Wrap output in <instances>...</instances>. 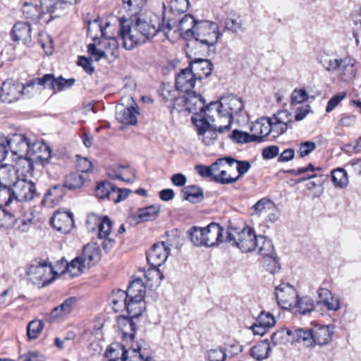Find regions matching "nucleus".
I'll return each instance as SVG.
<instances>
[{
	"instance_id": "3c124183",
	"label": "nucleus",
	"mask_w": 361,
	"mask_h": 361,
	"mask_svg": "<svg viewBox=\"0 0 361 361\" xmlns=\"http://www.w3.org/2000/svg\"><path fill=\"white\" fill-rule=\"evenodd\" d=\"M23 12L26 18L32 20H39L42 18V13L40 8L34 4L24 3L23 6Z\"/></svg>"
},
{
	"instance_id": "9b49d317",
	"label": "nucleus",
	"mask_w": 361,
	"mask_h": 361,
	"mask_svg": "<svg viewBox=\"0 0 361 361\" xmlns=\"http://www.w3.org/2000/svg\"><path fill=\"white\" fill-rule=\"evenodd\" d=\"M53 272V268L44 263L37 262L35 264H30L27 269L26 274L28 279L34 284L39 285L42 283V286L48 285L51 280L48 279L47 274Z\"/></svg>"
},
{
	"instance_id": "412c9836",
	"label": "nucleus",
	"mask_w": 361,
	"mask_h": 361,
	"mask_svg": "<svg viewBox=\"0 0 361 361\" xmlns=\"http://www.w3.org/2000/svg\"><path fill=\"white\" fill-rule=\"evenodd\" d=\"M196 80L189 67L182 69L176 75V87L177 89L180 90L182 93L188 92L194 87Z\"/></svg>"
},
{
	"instance_id": "f257e3e1",
	"label": "nucleus",
	"mask_w": 361,
	"mask_h": 361,
	"mask_svg": "<svg viewBox=\"0 0 361 361\" xmlns=\"http://www.w3.org/2000/svg\"><path fill=\"white\" fill-rule=\"evenodd\" d=\"M175 23L171 20L165 23L164 18H163L161 24L160 23L159 27L156 28L147 21L141 20L140 18H137L131 22L122 20L120 22L119 35L125 49L130 50L138 44L145 43L147 40L154 37L157 32H164L166 35L174 27Z\"/></svg>"
},
{
	"instance_id": "7c9ffc66",
	"label": "nucleus",
	"mask_w": 361,
	"mask_h": 361,
	"mask_svg": "<svg viewBox=\"0 0 361 361\" xmlns=\"http://www.w3.org/2000/svg\"><path fill=\"white\" fill-rule=\"evenodd\" d=\"M338 74L343 81H349L356 75L355 61L352 59H344L340 62Z\"/></svg>"
},
{
	"instance_id": "1a4fd4ad",
	"label": "nucleus",
	"mask_w": 361,
	"mask_h": 361,
	"mask_svg": "<svg viewBox=\"0 0 361 361\" xmlns=\"http://www.w3.org/2000/svg\"><path fill=\"white\" fill-rule=\"evenodd\" d=\"M204 103L205 101L200 94L190 90L183 93L180 104V107H185V109L188 112L192 113L193 116L204 115L206 114L207 117L209 115L207 112H211V111H207V106H205Z\"/></svg>"
},
{
	"instance_id": "dca6fc26",
	"label": "nucleus",
	"mask_w": 361,
	"mask_h": 361,
	"mask_svg": "<svg viewBox=\"0 0 361 361\" xmlns=\"http://www.w3.org/2000/svg\"><path fill=\"white\" fill-rule=\"evenodd\" d=\"M224 231V227L214 222L204 227L206 247H216L225 242V238L223 235Z\"/></svg>"
},
{
	"instance_id": "774afa93",
	"label": "nucleus",
	"mask_w": 361,
	"mask_h": 361,
	"mask_svg": "<svg viewBox=\"0 0 361 361\" xmlns=\"http://www.w3.org/2000/svg\"><path fill=\"white\" fill-rule=\"evenodd\" d=\"M226 357V353L221 348H214L207 350L209 361H224Z\"/></svg>"
},
{
	"instance_id": "0eeeda50",
	"label": "nucleus",
	"mask_w": 361,
	"mask_h": 361,
	"mask_svg": "<svg viewBox=\"0 0 361 361\" xmlns=\"http://www.w3.org/2000/svg\"><path fill=\"white\" fill-rule=\"evenodd\" d=\"M192 121L195 126L198 139L207 146L214 145L216 137V133L219 132V126H212L210 122H214L212 116L195 115L192 116Z\"/></svg>"
},
{
	"instance_id": "c85d7f7f",
	"label": "nucleus",
	"mask_w": 361,
	"mask_h": 361,
	"mask_svg": "<svg viewBox=\"0 0 361 361\" xmlns=\"http://www.w3.org/2000/svg\"><path fill=\"white\" fill-rule=\"evenodd\" d=\"M137 109V106L125 107L123 109L118 108L116 114V119L120 123L126 125H136L137 122V114H138Z\"/></svg>"
},
{
	"instance_id": "f8f14e48",
	"label": "nucleus",
	"mask_w": 361,
	"mask_h": 361,
	"mask_svg": "<svg viewBox=\"0 0 361 361\" xmlns=\"http://www.w3.org/2000/svg\"><path fill=\"white\" fill-rule=\"evenodd\" d=\"M276 299L279 306L287 310L293 307L295 299L298 298L297 293L290 284L281 283L275 288Z\"/></svg>"
},
{
	"instance_id": "49530a36",
	"label": "nucleus",
	"mask_w": 361,
	"mask_h": 361,
	"mask_svg": "<svg viewBox=\"0 0 361 361\" xmlns=\"http://www.w3.org/2000/svg\"><path fill=\"white\" fill-rule=\"evenodd\" d=\"M236 160L231 157H224L218 159L214 163L210 166L212 178L214 180V177L216 174H219L220 170L225 166L231 167Z\"/></svg>"
},
{
	"instance_id": "6e6d98bb",
	"label": "nucleus",
	"mask_w": 361,
	"mask_h": 361,
	"mask_svg": "<svg viewBox=\"0 0 361 361\" xmlns=\"http://www.w3.org/2000/svg\"><path fill=\"white\" fill-rule=\"evenodd\" d=\"M66 309H68V299L64 300L60 305L52 310L49 318V322H54L61 319L66 314Z\"/></svg>"
},
{
	"instance_id": "bb28decb",
	"label": "nucleus",
	"mask_w": 361,
	"mask_h": 361,
	"mask_svg": "<svg viewBox=\"0 0 361 361\" xmlns=\"http://www.w3.org/2000/svg\"><path fill=\"white\" fill-rule=\"evenodd\" d=\"M20 209L11 207L0 206V228H11L15 225Z\"/></svg>"
},
{
	"instance_id": "052dcab7",
	"label": "nucleus",
	"mask_w": 361,
	"mask_h": 361,
	"mask_svg": "<svg viewBox=\"0 0 361 361\" xmlns=\"http://www.w3.org/2000/svg\"><path fill=\"white\" fill-rule=\"evenodd\" d=\"M188 0H171L170 7L171 12L175 14L185 13L189 6Z\"/></svg>"
},
{
	"instance_id": "c03bdc74",
	"label": "nucleus",
	"mask_w": 361,
	"mask_h": 361,
	"mask_svg": "<svg viewBox=\"0 0 361 361\" xmlns=\"http://www.w3.org/2000/svg\"><path fill=\"white\" fill-rule=\"evenodd\" d=\"M293 307L297 308V311L303 315L309 314L314 310L315 306L313 299L310 297H302L297 298Z\"/></svg>"
},
{
	"instance_id": "aec40b11",
	"label": "nucleus",
	"mask_w": 361,
	"mask_h": 361,
	"mask_svg": "<svg viewBox=\"0 0 361 361\" xmlns=\"http://www.w3.org/2000/svg\"><path fill=\"white\" fill-rule=\"evenodd\" d=\"M183 93L178 89L169 84H164L161 90V96L163 99L169 103V106L172 109L180 107V101Z\"/></svg>"
},
{
	"instance_id": "4d7b16f0",
	"label": "nucleus",
	"mask_w": 361,
	"mask_h": 361,
	"mask_svg": "<svg viewBox=\"0 0 361 361\" xmlns=\"http://www.w3.org/2000/svg\"><path fill=\"white\" fill-rule=\"evenodd\" d=\"M113 224L110 219L105 216L102 219V221L99 224L98 229V238H106L109 237L110 232L112 229Z\"/></svg>"
},
{
	"instance_id": "9d476101",
	"label": "nucleus",
	"mask_w": 361,
	"mask_h": 361,
	"mask_svg": "<svg viewBox=\"0 0 361 361\" xmlns=\"http://www.w3.org/2000/svg\"><path fill=\"white\" fill-rule=\"evenodd\" d=\"M27 94H29V92ZM24 94H26V92L23 84L16 82L11 79L4 81L0 88V99L4 103L15 102Z\"/></svg>"
},
{
	"instance_id": "0e129e2a",
	"label": "nucleus",
	"mask_w": 361,
	"mask_h": 361,
	"mask_svg": "<svg viewBox=\"0 0 361 361\" xmlns=\"http://www.w3.org/2000/svg\"><path fill=\"white\" fill-rule=\"evenodd\" d=\"M308 98V94L305 89H295L290 95L291 104H301L307 101Z\"/></svg>"
},
{
	"instance_id": "de8ad7c7",
	"label": "nucleus",
	"mask_w": 361,
	"mask_h": 361,
	"mask_svg": "<svg viewBox=\"0 0 361 361\" xmlns=\"http://www.w3.org/2000/svg\"><path fill=\"white\" fill-rule=\"evenodd\" d=\"M230 137L237 143L255 142V140H259V137L253 136L252 134L250 135L248 133L236 129L233 130Z\"/></svg>"
},
{
	"instance_id": "7ed1b4c3",
	"label": "nucleus",
	"mask_w": 361,
	"mask_h": 361,
	"mask_svg": "<svg viewBox=\"0 0 361 361\" xmlns=\"http://www.w3.org/2000/svg\"><path fill=\"white\" fill-rule=\"evenodd\" d=\"M244 108L241 99L233 95L222 97L219 102L207 105V111L215 110L219 117V133H224L231 129L235 116H238Z\"/></svg>"
},
{
	"instance_id": "5701e85b",
	"label": "nucleus",
	"mask_w": 361,
	"mask_h": 361,
	"mask_svg": "<svg viewBox=\"0 0 361 361\" xmlns=\"http://www.w3.org/2000/svg\"><path fill=\"white\" fill-rule=\"evenodd\" d=\"M117 323L124 340L132 341L136 333V324L133 319L121 315L118 317Z\"/></svg>"
},
{
	"instance_id": "4be33fe9",
	"label": "nucleus",
	"mask_w": 361,
	"mask_h": 361,
	"mask_svg": "<svg viewBox=\"0 0 361 361\" xmlns=\"http://www.w3.org/2000/svg\"><path fill=\"white\" fill-rule=\"evenodd\" d=\"M334 327L326 325L315 326L312 329L313 346L324 345L332 340Z\"/></svg>"
},
{
	"instance_id": "bf43d9fd",
	"label": "nucleus",
	"mask_w": 361,
	"mask_h": 361,
	"mask_svg": "<svg viewBox=\"0 0 361 361\" xmlns=\"http://www.w3.org/2000/svg\"><path fill=\"white\" fill-rule=\"evenodd\" d=\"M125 8L132 11L133 15L137 14L145 5L146 0H122Z\"/></svg>"
},
{
	"instance_id": "680f3d73",
	"label": "nucleus",
	"mask_w": 361,
	"mask_h": 361,
	"mask_svg": "<svg viewBox=\"0 0 361 361\" xmlns=\"http://www.w3.org/2000/svg\"><path fill=\"white\" fill-rule=\"evenodd\" d=\"M238 177L233 178L228 175L227 170L225 167L220 170L219 174H216L214 177V180L220 184H230L236 182Z\"/></svg>"
},
{
	"instance_id": "c756f323",
	"label": "nucleus",
	"mask_w": 361,
	"mask_h": 361,
	"mask_svg": "<svg viewBox=\"0 0 361 361\" xmlns=\"http://www.w3.org/2000/svg\"><path fill=\"white\" fill-rule=\"evenodd\" d=\"M50 224L56 231L66 233L68 228V209L61 208L56 211L50 219Z\"/></svg>"
},
{
	"instance_id": "4468645a",
	"label": "nucleus",
	"mask_w": 361,
	"mask_h": 361,
	"mask_svg": "<svg viewBox=\"0 0 361 361\" xmlns=\"http://www.w3.org/2000/svg\"><path fill=\"white\" fill-rule=\"evenodd\" d=\"M170 254V248L165 242L154 244L147 252L148 263L154 268L163 264Z\"/></svg>"
},
{
	"instance_id": "f3484780",
	"label": "nucleus",
	"mask_w": 361,
	"mask_h": 361,
	"mask_svg": "<svg viewBox=\"0 0 361 361\" xmlns=\"http://www.w3.org/2000/svg\"><path fill=\"white\" fill-rule=\"evenodd\" d=\"M189 68L197 80H202L211 75L213 63L210 60L198 58L190 61Z\"/></svg>"
},
{
	"instance_id": "ea45409f",
	"label": "nucleus",
	"mask_w": 361,
	"mask_h": 361,
	"mask_svg": "<svg viewBox=\"0 0 361 361\" xmlns=\"http://www.w3.org/2000/svg\"><path fill=\"white\" fill-rule=\"evenodd\" d=\"M331 180L337 188L343 189L348 185V176L345 169L337 168L331 171Z\"/></svg>"
},
{
	"instance_id": "6ab92c4d",
	"label": "nucleus",
	"mask_w": 361,
	"mask_h": 361,
	"mask_svg": "<svg viewBox=\"0 0 361 361\" xmlns=\"http://www.w3.org/2000/svg\"><path fill=\"white\" fill-rule=\"evenodd\" d=\"M38 85L44 89L53 90L54 92L62 91L66 85L68 80L62 76L55 78L51 73L44 74L42 78H38Z\"/></svg>"
},
{
	"instance_id": "2f4dec72",
	"label": "nucleus",
	"mask_w": 361,
	"mask_h": 361,
	"mask_svg": "<svg viewBox=\"0 0 361 361\" xmlns=\"http://www.w3.org/2000/svg\"><path fill=\"white\" fill-rule=\"evenodd\" d=\"M126 294L128 301L142 302L145 295V287L141 281H134L128 286Z\"/></svg>"
},
{
	"instance_id": "13d9d810",
	"label": "nucleus",
	"mask_w": 361,
	"mask_h": 361,
	"mask_svg": "<svg viewBox=\"0 0 361 361\" xmlns=\"http://www.w3.org/2000/svg\"><path fill=\"white\" fill-rule=\"evenodd\" d=\"M292 116L287 111H279L276 114H274L271 118L274 120L275 122L281 123L285 126H288L289 128H292Z\"/></svg>"
},
{
	"instance_id": "a19ab883",
	"label": "nucleus",
	"mask_w": 361,
	"mask_h": 361,
	"mask_svg": "<svg viewBox=\"0 0 361 361\" xmlns=\"http://www.w3.org/2000/svg\"><path fill=\"white\" fill-rule=\"evenodd\" d=\"M188 235L190 241L195 246L206 247L204 227L192 226L188 230Z\"/></svg>"
},
{
	"instance_id": "39448f33",
	"label": "nucleus",
	"mask_w": 361,
	"mask_h": 361,
	"mask_svg": "<svg viewBox=\"0 0 361 361\" xmlns=\"http://www.w3.org/2000/svg\"><path fill=\"white\" fill-rule=\"evenodd\" d=\"M257 238L252 228L244 227L241 231L232 228L226 232L225 242L235 246L243 252H249L257 249Z\"/></svg>"
},
{
	"instance_id": "c9c22d12",
	"label": "nucleus",
	"mask_w": 361,
	"mask_h": 361,
	"mask_svg": "<svg viewBox=\"0 0 361 361\" xmlns=\"http://www.w3.org/2000/svg\"><path fill=\"white\" fill-rule=\"evenodd\" d=\"M181 197L183 199L192 203H197L203 200L204 192L202 188L195 185H191L182 189Z\"/></svg>"
},
{
	"instance_id": "864d4df0",
	"label": "nucleus",
	"mask_w": 361,
	"mask_h": 361,
	"mask_svg": "<svg viewBox=\"0 0 361 361\" xmlns=\"http://www.w3.org/2000/svg\"><path fill=\"white\" fill-rule=\"evenodd\" d=\"M111 302L115 312H118L122 307H126V303L128 302L126 291L118 290L114 293Z\"/></svg>"
},
{
	"instance_id": "603ef678",
	"label": "nucleus",
	"mask_w": 361,
	"mask_h": 361,
	"mask_svg": "<svg viewBox=\"0 0 361 361\" xmlns=\"http://www.w3.org/2000/svg\"><path fill=\"white\" fill-rule=\"evenodd\" d=\"M126 308L128 313V317L137 318L142 314L144 308V303L138 301H128L126 303Z\"/></svg>"
},
{
	"instance_id": "a18cd8bd",
	"label": "nucleus",
	"mask_w": 361,
	"mask_h": 361,
	"mask_svg": "<svg viewBox=\"0 0 361 361\" xmlns=\"http://www.w3.org/2000/svg\"><path fill=\"white\" fill-rule=\"evenodd\" d=\"M44 329V322L42 320H32L27 326V335L30 340L37 339Z\"/></svg>"
},
{
	"instance_id": "4c0bfd02",
	"label": "nucleus",
	"mask_w": 361,
	"mask_h": 361,
	"mask_svg": "<svg viewBox=\"0 0 361 361\" xmlns=\"http://www.w3.org/2000/svg\"><path fill=\"white\" fill-rule=\"evenodd\" d=\"M114 188L115 185L108 180L99 182L95 189V195L99 199H107L112 201Z\"/></svg>"
},
{
	"instance_id": "72a5a7b5",
	"label": "nucleus",
	"mask_w": 361,
	"mask_h": 361,
	"mask_svg": "<svg viewBox=\"0 0 361 361\" xmlns=\"http://www.w3.org/2000/svg\"><path fill=\"white\" fill-rule=\"evenodd\" d=\"M292 342L302 341L308 347L313 346L312 329H291Z\"/></svg>"
},
{
	"instance_id": "09e8293b",
	"label": "nucleus",
	"mask_w": 361,
	"mask_h": 361,
	"mask_svg": "<svg viewBox=\"0 0 361 361\" xmlns=\"http://www.w3.org/2000/svg\"><path fill=\"white\" fill-rule=\"evenodd\" d=\"M12 186L0 185V206L11 207L15 201Z\"/></svg>"
},
{
	"instance_id": "5fc2aeb1",
	"label": "nucleus",
	"mask_w": 361,
	"mask_h": 361,
	"mask_svg": "<svg viewBox=\"0 0 361 361\" xmlns=\"http://www.w3.org/2000/svg\"><path fill=\"white\" fill-rule=\"evenodd\" d=\"M264 266L267 271L274 274L281 269L279 259L276 255L264 257Z\"/></svg>"
},
{
	"instance_id": "8fccbe9b",
	"label": "nucleus",
	"mask_w": 361,
	"mask_h": 361,
	"mask_svg": "<svg viewBox=\"0 0 361 361\" xmlns=\"http://www.w3.org/2000/svg\"><path fill=\"white\" fill-rule=\"evenodd\" d=\"M271 341L274 345L292 342L291 329H283L274 333L271 336Z\"/></svg>"
},
{
	"instance_id": "423d86ee",
	"label": "nucleus",
	"mask_w": 361,
	"mask_h": 361,
	"mask_svg": "<svg viewBox=\"0 0 361 361\" xmlns=\"http://www.w3.org/2000/svg\"><path fill=\"white\" fill-rule=\"evenodd\" d=\"M221 35L217 24L209 20H200L196 25L192 37L195 38L197 46L205 47L210 51V48L214 47Z\"/></svg>"
},
{
	"instance_id": "ddd939ff",
	"label": "nucleus",
	"mask_w": 361,
	"mask_h": 361,
	"mask_svg": "<svg viewBox=\"0 0 361 361\" xmlns=\"http://www.w3.org/2000/svg\"><path fill=\"white\" fill-rule=\"evenodd\" d=\"M68 191V181L51 186L44 194L42 204L47 207L60 204L64 200Z\"/></svg>"
},
{
	"instance_id": "a211bd4d",
	"label": "nucleus",
	"mask_w": 361,
	"mask_h": 361,
	"mask_svg": "<svg viewBox=\"0 0 361 361\" xmlns=\"http://www.w3.org/2000/svg\"><path fill=\"white\" fill-rule=\"evenodd\" d=\"M31 25L25 22H17L10 32L11 38L14 42H22L27 45L31 42Z\"/></svg>"
},
{
	"instance_id": "338daca9",
	"label": "nucleus",
	"mask_w": 361,
	"mask_h": 361,
	"mask_svg": "<svg viewBox=\"0 0 361 361\" xmlns=\"http://www.w3.org/2000/svg\"><path fill=\"white\" fill-rule=\"evenodd\" d=\"M75 167L79 172L87 173L92 170V164L88 159L77 155Z\"/></svg>"
},
{
	"instance_id": "e2e57ef3",
	"label": "nucleus",
	"mask_w": 361,
	"mask_h": 361,
	"mask_svg": "<svg viewBox=\"0 0 361 361\" xmlns=\"http://www.w3.org/2000/svg\"><path fill=\"white\" fill-rule=\"evenodd\" d=\"M20 214L21 212L20 211L18 217L15 222V225L11 228H15L21 232H27L32 225V219L30 218H22Z\"/></svg>"
},
{
	"instance_id": "69168bd1",
	"label": "nucleus",
	"mask_w": 361,
	"mask_h": 361,
	"mask_svg": "<svg viewBox=\"0 0 361 361\" xmlns=\"http://www.w3.org/2000/svg\"><path fill=\"white\" fill-rule=\"evenodd\" d=\"M258 324L266 326L269 329L274 326L276 324L275 319L274 316L269 312H262L261 314L258 316L257 320Z\"/></svg>"
},
{
	"instance_id": "79ce46f5",
	"label": "nucleus",
	"mask_w": 361,
	"mask_h": 361,
	"mask_svg": "<svg viewBox=\"0 0 361 361\" xmlns=\"http://www.w3.org/2000/svg\"><path fill=\"white\" fill-rule=\"evenodd\" d=\"M270 351L269 343L265 340L250 349V355L257 360H262L269 357Z\"/></svg>"
},
{
	"instance_id": "f704fd0d",
	"label": "nucleus",
	"mask_w": 361,
	"mask_h": 361,
	"mask_svg": "<svg viewBox=\"0 0 361 361\" xmlns=\"http://www.w3.org/2000/svg\"><path fill=\"white\" fill-rule=\"evenodd\" d=\"M160 211L161 205L159 204H154L139 209L137 212V216L140 221H154L158 217Z\"/></svg>"
},
{
	"instance_id": "a878e982",
	"label": "nucleus",
	"mask_w": 361,
	"mask_h": 361,
	"mask_svg": "<svg viewBox=\"0 0 361 361\" xmlns=\"http://www.w3.org/2000/svg\"><path fill=\"white\" fill-rule=\"evenodd\" d=\"M250 131L253 136L259 137V140H255V142L259 143L263 141L264 137L271 133V123L269 118H262L257 120L250 126Z\"/></svg>"
},
{
	"instance_id": "37998d69",
	"label": "nucleus",
	"mask_w": 361,
	"mask_h": 361,
	"mask_svg": "<svg viewBox=\"0 0 361 361\" xmlns=\"http://www.w3.org/2000/svg\"><path fill=\"white\" fill-rule=\"evenodd\" d=\"M224 29L233 33L242 30L243 22L240 15L235 13H230L224 20Z\"/></svg>"
},
{
	"instance_id": "58836bf2",
	"label": "nucleus",
	"mask_w": 361,
	"mask_h": 361,
	"mask_svg": "<svg viewBox=\"0 0 361 361\" xmlns=\"http://www.w3.org/2000/svg\"><path fill=\"white\" fill-rule=\"evenodd\" d=\"M257 248L259 255L263 257V258L276 255L274 252L271 240L262 235H258Z\"/></svg>"
},
{
	"instance_id": "cd10ccee",
	"label": "nucleus",
	"mask_w": 361,
	"mask_h": 361,
	"mask_svg": "<svg viewBox=\"0 0 361 361\" xmlns=\"http://www.w3.org/2000/svg\"><path fill=\"white\" fill-rule=\"evenodd\" d=\"M128 347L121 343H112L105 353L106 357L109 361H125L128 356Z\"/></svg>"
},
{
	"instance_id": "2eb2a0df",
	"label": "nucleus",
	"mask_w": 361,
	"mask_h": 361,
	"mask_svg": "<svg viewBox=\"0 0 361 361\" xmlns=\"http://www.w3.org/2000/svg\"><path fill=\"white\" fill-rule=\"evenodd\" d=\"M86 22L87 25V33L94 41L100 38L110 39L111 41V44L115 47H117L118 42L116 39L106 35V28L110 25L109 22L105 23V27L102 26V20L98 17L93 19H87Z\"/></svg>"
},
{
	"instance_id": "473e14b6",
	"label": "nucleus",
	"mask_w": 361,
	"mask_h": 361,
	"mask_svg": "<svg viewBox=\"0 0 361 361\" xmlns=\"http://www.w3.org/2000/svg\"><path fill=\"white\" fill-rule=\"evenodd\" d=\"M148 355V350L142 347L141 343H132L128 347L125 361H145Z\"/></svg>"
},
{
	"instance_id": "e433bc0d",
	"label": "nucleus",
	"mask_w": 361,
	"mask_h": 361,
	"mask_svg": "<svg viewBox=\"0 0 361 361\" xmlns=\"http://www.w3.org/2000/svg\"><path fill=\"white\" fill-rule=\"evenodd\" d=\"M16 176V170L12 165H0V185L13 186Z\"/></svg>"
},
{
	"instance_id": "20e7f679",
	"label": "nucleus",
	"mask_w": 361,
	"mask_h": 361,
	"mask_svg": "<svg viewBox=\"0 0 361 361\" xmlns=\"http://www.w3.org/2000/svg\"><path fill=\"white\" fill-rule=\"evenodd\" d=\"M100 259V249L97 243H89L84 246L81 255L69 262V276H80L86 268H89Z\"/></svg>"
},
{
	"instance_id": "f03ea898",
	"label": "nucleus",
	"mask_w": 361,
	"mask_h": 361,
	"mask_svg": "<svg viewBox=\"0 0 361 361\" xmlns=\"http://www.w3.org/2000/svg\"><path fill=\"white\" fill-rule=\"evenodd\" d=\"M6 138L7 145L12 154L17 156L19 159H24L29 169L32 166L30 157L37 154V149H43L47 154V157L36 156L35 159L39 160L42 164L48 163L51 158V148L43 142H39L36 139L31 140L24 134L20 133H13L6 137Z\"/></svg>"
},
{
	"instance_id": "6e6552de",
	"label": "nucleus",
	"mask_w": 361,
	"mask_h": 361,
	"mask_svg": "<svg viewBox=\"0 0 361 361\" xmlns=\"http://www.w3.org/2000/svg\"><path fill=\"white\" fill-rule=\"evenodd\" d=\"M13 195L17 207H20L22 202H28L37 196L35 183L26 179H20L13 184Z\"/></svg>"
},
{
	"instance_id": "b1692460",
	"label": "nucleus",
	"mask_w": 361,
	"mask_h": 361,
	"mask_svg": "<svg viewBox=\"0 0 361 361\" xmlns=\"http://www.w3.org/2000/svg\"><path fill=\"white\" fill-rule=\"evenodd\" d=\"M107 175L111 180H121L126 183H132L134 177H126L130 173V169L126 165L114 164L107 169Z\"/></svg>"
},
{
	"instance_id": "393cba45",
	"label": "nucleus",
	"mask_w": 361,
	"mask_h": 361,
	"mask_svg": "<svg viewBox=\"0 0 361 361\" xmlns=\"http://www.w3.org/2000/svg\"><path fill=\"white\" fill-rule=\"evenodd\" d=\"M197 22L192 16L190 14L185 15L177 25L178 30L182 37L189 39L193 37Z\"/></svg>"
}]
</instances>
